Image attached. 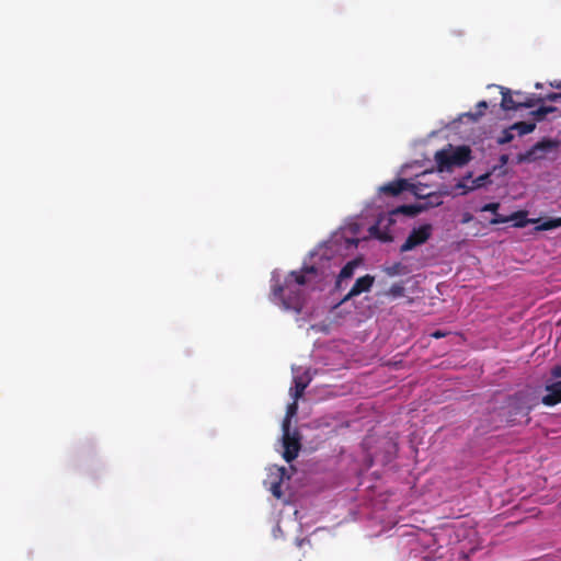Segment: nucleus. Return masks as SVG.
Wrapping results in <instances>:
<instances>
[{
    "mask_svg": "<svg viewBox=\"0 0 561 561\" xmlns=\"http://www.w3.org/2000/svg\"><path fill=\"white\" fill-rule=\"evenodd\" d=\"M319 277L318 268L313 265L304 266L300 271H291L284 280V284L276 282L272 286V295L278 299L285 310H293L300 313L305 307L306 298L301 286L311 285L312 280Z\"/></svg>",
    "mask_w": 561,
    "mask_h": 561,
    "instance_id": "nucleus-1",
    "label": "nucleus"
},
{
    "mask_svg": "<svg viewBox=\"0 0 561 561\" xmlns=\"http://www.w3.org/2000/svg\"><path fill=\"white\" fill-rule=\"evenodd\" d=\"M471 160V150L467 146L454 150H439L435 153V161L440 172L450 171L455 167H463Z\"/></svg>",
    "mask_w": 561,
    "mask_h": 561,
    "instance_id": "nucleus-2",
    "label": "nucleus"
},
{
    "mask_svg": "<svg viewBox=\"0 0 561 561\" xmlns=\"http://www.w3.org/2000/svg\"><path fill=\"white\" fill-rule=\"evenodd\" d=\"M537 404L536 400L531 398L528 391H519L508 401V423L515 424L516 417H525V423L529 422V413Z\"/></svg>",
    "mask_w": 561,
    "mask_h": 561,
    "instance_id": "nucleus-3",
    "label": "nucleus"
},
{
    "mask_svg": "<svg viewBox=\"0 0 561 561\" xmlns=\"http://www.w3.org/2000/svg\"><path fill=\"white\" fill-rule=\"evenodd\" d=\"M282 430L284 447L283 457L287 462H290L297 458L299 450L301 448L300 436L298 432H290V428H288V420L286 422H283Z\"/></svg>",
    "mask_w": 561,
    "mask_h": 561,
    "instance_id": "nucleus-4",
    "label": "nucleus"
},
{
    "mask_svg": "<svg viewBox=\"0 0 561 561\" xmlns=\"http://www.w3.org/2000/svg\"><path fill=\"white\" fill-rule=\"evenodd\" d=\"M433 226L431 224L421 225L419 228H414L408 236L404 243L400 247V252H409L419 245L427 242L432 237Z\"/></svg>",
    "mask_w": 561,
    "mask_h": 561,
    "instance_id": "nucleus-5",
    "label": "nucleus"
},
{
    "mask_svg": "<svg viewBox=\"0 0 561 561\" xmlns=\"http://www.w3.org/2000/svg\"><path fill=\"white\" fill-rule=\"evenodd\" d=\"M559 141L554 139H542L535 144L525 154L519 156V161H536L543 159L545 156L559 147Z\"/></svg>",
    "mask_w": 561,
    "mask_h": 561,
    "instance_id": "nucleus-6",
    "label": "nucleus"
},
{
    "mask_svg": "<svg viewBox=\"0 0 561 561\" xmlns=\"http://www.w3.org/2000/svg\"><path fill=\"white\" fill-rule=\"evenodd\" d=\"M393 224L394 220L390 216L386 218L381 217L369 228V233L382 242H390L393 240V237L389 228Z\"/></svg>",
    "mask_w": 561,
    "mask_h": 561,
    "instance_id": "nucleus-7",
    "label": "nucleus"
},
{
    "mask_svg": "<svg viewBox=\"0 0 561 561\" xmlns=\"http://www.w3.org/2000/svg\"><path fill=\"white\" fill-rule=\"evenodd\" d=\"M502 102L501 106L504 111H514L519 107L530 108L536 106L535 98H528L526 101H516L510 89L501 87Z\"/></svg>",
    "mask_w": 561,
    "mask_h": 561,
    "instance_id": "nucleus-8",
    "label": "nucleus"
},
{
    "mask_svg": "<svg viewBox=\"0 0 561 561\" xmlns=\"http://www.w3.org/2000/svg\"><path fill=\"white\" fill-rule=\"evenodd\" d=\"M374 282L375 277L369 274H366L357 278L351 290L342 299L341 304L352 299L353 297L360 295L362 293L369 291L374 285Z\"/></svg>",
    "mask_w": 561,
    "mask_h": 561,
    "instance_id": "nucleus-9",
    "label": "nucleus"
},
{
    "mask_svg": "<svg viewBox=\"0 0 561 561\" xmlns=\"http://www.w3.org/2000/svg\"><path fill=\"white\" fill-rule=\"evenodd\" d=\"M526 216H527V213L523 211V210L515 211L511 216H503V215L497 214V211H496L494 214V217L490 220V224L491 225L505 224L511 220H516L517 218H522L523 219L522 221H516L514 224V227L522 228V227H525L529 222L539 221V219H527Z\"/></svg>",
    "mask_w": 561,
    "mask_h": 561,
    "instance_id": "nucleus-10",
    "label": "nucleus"
},
{
    "mask_svg": "<svg viewBox=\"0 0 561 561\" xmlns=\"http://www.w3.org/2000/svg\"><path fill=\"white\" fill-rule=\"evenodd\" d=\"M546 391L547 394L541 399L545 405L553 407L561 403V380L547 385Z\"/></svg>",
    "mask_w": 561,
    "mask_h": 561,
    "instance_id": "nucleus-11",
    "label": "nucleus"
},
{
    "mask_svg": "<svg viewBox=\"0 0 561 561\" xmlns=\"http://www.w3.org/2000/svg\"><path fill=\"white\" fill-rule=\"evenodd\" d=\"M410 183L405 179H399L397 181H392L390 183L385 184L380 187V192L390 196H398L403 191H407L410 187Z\"/></svg>",
    "mask_w": 561,
    "mask_h": 561,
    "instance_id": "nucleus-12",
    "label": "nucleus"
},
{
    "mask_svg": "<svg viewBox=\"0 0 561 561\" xmlns=\"http://www.w3.org/2000/svg\"><path fill=\"white\" fill-rule=\"evenodd\" d=\"M358 262L356 260L347 262L342 270L340 271L336 279V287H340L342 280L348 279L353 277L355 268L357 267Z\"/></svg>",
    "mask_w": 561,
    "mask_h": 561,
    "instance_id": "nucleus-13",
    "label": "nucleus"
},
{
    "mask_svg": "<svg viewBox=\"0 0 561 561\" xmlns=\"http://www.w3.org/2000/svg\"><path fill=\"white\" fill-rule=\"evenodd\" d=\"M488 179H489V174L480 175L477 179L471 181V185H467L465 182H459L457 184V187L462 188L463 194H465V193H468L469 191H472V190L483 186Z\"/></svg>",
    "mask_w": 561,
    "mask_h": 561,
    "instance_id": "nucleus-14",
    "label": "nucleus"
},
{
    "mask_svg": "<svg viewBox=\"0 0 561 561\" xmlns=\"http://www.w3.org/2000/svg\"><path fill=\"white\" fill-rule=\"evenodd\" d=\"M287 471L284 467L277 468V477L278 479L276 481L271 482V491L273 495L277 499L282 496V481L284 477L286 476Z\"/></svg>",
    "mask_w": 561,
    "mask_h": 561,
    "instance_id": "nucleus-15",
    "label": "nucleus"
},
{
    "mask_svg": "<svg viewBox=\"0 0 561 561\" xmlns=\"http://www.w3.org/2000/svg\"><path fill=\"white\" fill-rule=\"evenodd\" d=\"M383 272L388 276H398V275L407 274L408 270H407V266H404L402 263L396 262L391 265L385 266Z\"/></svg>",
    "mask_w": 561,
    "mask_h": 561,
    "instance_id": "nucleus-16",
    "label": "nucleus"
},
{
    "mask_svg": "<svg viewBox=\"0 0 561 561\" xmlns=\"http://www.w3.org/2000/svg\"><path fill=\"white\" fill-rule=\"evenodd\" d=\"M536 128L535 123L529 122H517L511 126V129L517 130L518 135L524 136L531 131H534Z\"/></svg>",
    "mask_w": 561,
    "mask_h": 561,
    "instance_id": "nucleus-17",
    "label": "nucleus"
},
{
    "mask_svg": "<svg viewBox=\"0 0 561 561\" xmlns=\"http://www.w3.org/2000/svg\"><path fill=\"white\" fill-rule=\"evenodd\" d=\"M476 112H468L463 115L471 118L473 122H477L484 115V111L488 108V103L485 101H480L476 105Z\"/></svg>",
    "mask_w": 561,
    "mask_h": 561,
    "instance_id": "nucleus-18",
    "label": "nucleus"
},
{
    "mask_svg": "<svg viewBox=\"0 0 561 561\" xmlns=\"http://www.w3.org/2000/svg\"><path fill=\"white\" fill-rule=\"evenodd\" d=\"M559 227H561V217L545 220L539 226H537L535 229L537 231H547V230H552V229H556Z\"/></svg>",
    "mask_w": 561,
    "mask_h": 561,
    "instance_id": "nucleus-19",
    "label": "nucleus"
},
{
    "mask_svg": "<svg viewBox=\"0 0 561 561\" xmlns=\"http://www.w3.org/2000/svg\"><path fill=\"white\" fill-rule=\"evenodd\" d=\"M513 130L514 129H511V127L504 129L501 133V136L497 138V144L499 145H505V144L511 142L514 139Z\"/></svg>",
    "mask_w": 561,
    "mask_h": 561,
    "instance_id": "nucleus-20",
    "label": "nucleus"
},
{
    "mask_svg": "<svg viewBox=\"0 0 561 561\" xmlns=\"http://www.w3.org/2000/svg\"><path fill=\"white\" fill-rule=\"evenodd\" d=\"M417 213V209L415 206L412 205H402L396 208L392 214H404L409 216H413Z\"/></svg>",
    "mask_w": 561,
    "mask_h": 561,
    "instance_id": "nucleus-21",
    "label": "nucleus"
},
{
    "mask_svg": "<svg viewBox=\"0 0 561 561\" xmlns=\"http://www.w3.org/2000/svg\"><path fill=\"white\" fill-rule=\"evenodd\" d=\"M404 287L397 283V284H393L389 290L387 291V295L393 297V298H398V297H402L404 295Z\"/></svg>",
    "mask_w": 561,
    "mask_h": 561,
    "instance_id": "nucleus-22",
    "label": "nucleus"
},
{
    "mask_svg": "<svg viewBox=\"0 0 561 561\" xmlns=\"http://www.w3.org/2000/svg\"><path fill=\"white\" fill-rule=\"evenodd\" d=\"M559 100H561V93H556V92H550V93L546 94L545 96L535 98L536 105L539 103H542L545 101L557 102Z\"/></svg>",
    "mask_w": 561,
    "mask_h": 561,
    "instance_id": "nucleus-23",
    "label": "nucleus"
},
{
    "mask_svg": "<svg viewBox=\"0 0 561 561\" xmlns=\"http://www.w3.org/2000/svg\"><path fill=\"white\" fill-rule=\"evenodd\" d=\"M295 393L294 397L298 399L302 396L305 389L308 386V382H304L300 378H295Z\"/></svg>",
    "mask_w": 561,
    "mask_h": 561,
    "instance_id": "nucleus-24",
    "label": "nucleus"
},
{
    "mask_svg": "<svg viewBox=\"0 0 561 561\" xmlns=\"http://www.w3.org/2000/svg\"><path fill=\"white\" fill-rule=\"evenodd\" d=\"M297 412V404L296 402L291 403L287 408L286 416L283 422H286L288 420V428H290V419L296 414Z\"/></svg>",
    "mask_w": 561,
    "mask_h": 561,
    "instance_id": "nucleus-25",
    "label": "nucleus"
},
{
    "mask_svg": "<svg viewBox=\"0 0 561 561\" xmlns=\"http://www.w3.org/2000/svg\"><path fill=\"white\" fill-rule=\"evenodd\" d=\"M531 115L534 116V118L538 122L540 121H543L547 116L546 112H545V107L543 106H540L538 107L537 110L533 111L531 112Z\"/></svg>",
    "mask_w": 561,
    "mask_h": 561,
    "instance_id": "nucleus-26",
    "label": "nucleus"
},
{
    "mask_svg": "<svg viewBox=\"0 0 561 561\" xmlns=\"http://www.w3.org/2000/svg\"><path fill=\"white\" fill-rule=\"evenodd\" d=\"M500 207L499 203H489L481 207V211H490L495 214Z\"/></svg>",
    "mask_w": 561,
    "mask_h": 561,
    "instance_id": "nucleus-27",
    "label": "nucleus"
},
{
    "mask_svg": "<svg viewBox=\"0 0 561 561\" xmlns=\"http://www.w3.org/2000/svg\"><path fill=\"white\" fill-rule=\"evenodd\" d=\"M551 376L553 378H561V366H554L552 369H551Z\"/></svg>",
    "mask_w": 561,
    "mask_h": 561,
    "instance_id": "nucleus-28",
    "label": "nucleus"
},
{
    "mask_svg": "<svg viewBox=\"0 0 561 561\" xmlns=\"http://www.w3.org/2000/svg\"><path fill=\"white\" fill-rule=\"evenodd\" d=\"M516 101H526L528 98H536L535 95L524 96L522 92H515Z\"/></svg>",
    "mask_w": 561,
    "mask_h": 561,
    "instance_id": "nucleus-29",
    "label": "nucleus"
},
{
    "mask_svg": "<svg viewBox=\"0 0 561 561\" xmlns=\"http://www.w3.org/2000/svg\"><path fill=\"white\" fill-rule=\"evenodd\" d=\"M473 219L472 215L470 213L463 214V217L461 219L462 224H468Z\"/></svg>",
    "mask_w": 561,
    "mask_h": 561,
    "instance_id": "nucleus-30",
    "label": "nucleus"
},
{
    "mask_svg": "<svg viewBox=\"0 0 561 561\" xmlns=\"http://www.w3.org/2000/svg\"><path fill=\"white\" fill-rule=\"evenodd\" d=\"M543 107H545V112L547 115L550 113H554L558 110L556 106H543Z\"/></svg>",
    "mask_w": 561,
    "mask_h": 561,
    "instance_id": "nucleus-31",
    "label": "nucleus"
},
{
    "mask_svg": "<svg viewBox=\"0 0 561 561\" xmlns=\"http://www.w3.org/2000/svg\"><path fill=\"white\" fill-rule=\"evenodd\" d=\"M507 161H508V157L506 154L501 156V162L503 164L507 163Z\"/></svg>",
    "mask_w": 561,
    "mask_h": 561,
    "instance_id": "nucleus-32",
    "label": "nucleus"
},
{
    "mask_svg": "<svg viewBox=\"0 0 561 561\" xmlns=\"http://www.w3.org/2000/svg\"><path fill=\"white\" fill-rule=\"evenodd\" d=\"M432 335H433L434 337H436V339H439V337H442L444 334H443V333H440L439 331H437V332H434Z\"/></svg>",
    "mask_w": 561,
    "mask_h": 561,
    "instance_id": "nucleus-33",
    "label": "nucleus"
},
{
    "mask_svg": "<svg viewBox=\"0 0 561 561\" xmlns=\"http://www.w3.org/2000/svg\"><path fill=\"white\" fill-rule=\"evenodd\" d=\"M414 193H415V195H416V196H419V197H423V196H424L422 193H420V192H417V191H415Z\"/></svg>",
    "mask_w": 561,
    "mask_h": 561,
    "instance_id": "nucleus-34",
    "label": "nucleus"
},
{
    "mask_svg": "<svg viewBox=\"0 0 561 561\" xmlns=\"http://www.w3.org/2000/svg\"><path fill=\"white\" fill-rule=\"evenodd\" d=\"M541 87H542V85H541V83H536V88H537V89H539V88H541Z\"/></svg>",
    "mask_w": 561,
    "mask_h": 561,
    "instance_id": "nucleus-35",
    "label": "nucleus"
},
{
    "mask_svg": "<svg viewBox=\"0 0 561 561\" xmlns=\"http://www.w3.org/2000/svg\"><path fill=\"white\" fill-rule=\"evenodd\" d=\"M522 220H523L522 218H517L516 220H513V221L515 224L516 221H522Z\"/></svg>",
    "mask_w": 561,
    "mask_h": 561,
    "instance_id": "nucleus-36",
    "label": "nucleus"
}]
</instances>
